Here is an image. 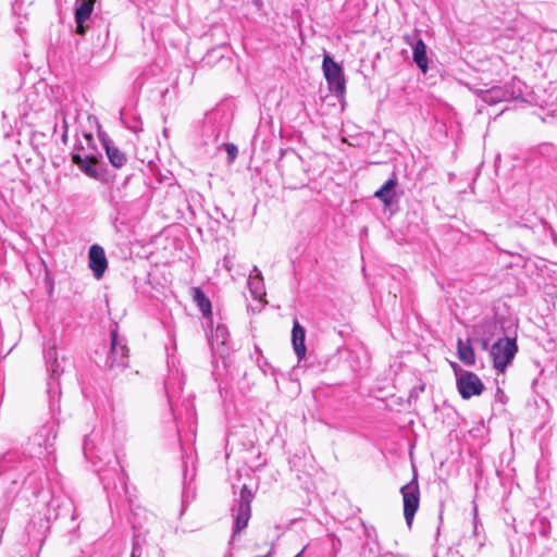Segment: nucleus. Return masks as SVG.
<instances>
[{
  "instance_id": "2f4dec72",
  "label": "nucleus",
  "mask_w": 557,
  "mask_h": 557,
  "mask_svg": "<svg viewBox=\"0 0 557 557\" xmlns=\"http://www.w3.org/2000/svg\"><path fill=\"white\" fill-rule=\"evenodd\" d=\"M364 553H366V546H362V556L361 557H364ZM370 554L372 555L371 557H377V553L373 552L372 549H370Z\"/></svg>"
},
{
  "instance_id": "9d476101",
  "label": "nucleus",
  "mask_w": 557,
  "mask_h": 557,
  "mask_svg": "<svg viewBox=\"0 0 557 557\" xmlns=\"http://www.w3.org/2000/svg\"><path fill=\"white\" fill-rule=\"evenodd\" d=\"M322 70L329 89L337 97H343L346 91V79L341 64L334 61L330 54H324Z\"/></svg>"
},
{
  "instance_id": "39448f33",
  "label": "nucleus",
  "mask_w": 557,
  "mask_h": 557,
  "mask_svg": "<svg viewBox=\"0 0 557 557\" xmlns=\"http://www.w3.org/2000/svg\"><path fill=\"white\" fill-rule=\"evenodd\" d=\"M128 351L126 338L119 334V326L115 323L110 329L109 349L103 359H99L97 362L104 369L117 374L128 367Z\"/></svg>"
},
{
  "instance_id": "72a5a7b5",
  "label": "nucleus",
  "mask_w": 557,
  "mask_h": 557,
  "mask_svg": "<svg viewBox=\"0 0 557 557\" xmlns=\"http://www.w3.org/2000/svg\"><path fill=\"white\" fill-rule=\"evenodd\" d=\"M223 261H224V267H225L228 271H231L232 267H231V264H230V260H228V258H227V257H225Z\"/></svg>"
},
{
  "instance_id": "473e14b6",
  "label": "nucleus",
  "mask_w": 557,
  "mask_h": 557,
  "mask_svg": "<svg viewBox=\"0 0 557 557\" xmlns=\"http://www.w3.org/2000/svg\"><path fill=\"white\" fill-rule=\"evenodd\" d=\"M311 547V544L305 546L295 557H301V555Z\"/></svg>"
},
{
  "instance_id": "f8f14e48",
  "label": "nucleus",
  "mask_w": 557,
  "mask_h": 557,
  "mask_svg": "<svg viewBox=\"0 0 557 557\" xmlns=\"http://www.w3.org/2000/svg\"><path fill=\"white\" fill-rule=\"evenodd\" d=\"M400 493L403 495L405 520L410 527L420 505V488L416 473L412 480L400 488Z\"/></svg>"
},
{
  "instance_id": "6ab92c4d",
  "label": "nucleus",
  "mask_w": 557,
  "mask_h": 557,
  "mask_svg": "<svg viewBox=\"0 0 557 557\" xmlns=\"http://www.w3.org/2000/svg\"><path fill=\"white\" fill-rule=\"evenodd\" d=\"M230 333L224 324L219 323L212 331L209 343L211 348L220 355H224L227 351V341Z\"/></svg>"
},
{
  "instance_id": "9b49d317",
  "label": "nucleus",
  "mask_w": 557,
  "mask_h": 557,
  "mask_svg": "<svg viewBox=\"0 0 557 557\" xmlns=\"http://www.w3.org/2000/svg\"><path fill=\"white\" fill-rule=\"evenodd\" d=\"M71 161L87 177L99 181L101 183L109 182L107 170L97 165L98 158L95 154L83 156L79 152H72Z\"/></svg>"
},
{
  "instance_id": "ddd939ff",
  "label": "nucleus",
  "mask_w": 557,
  "mask_h": 557,
  "mask_svg": "<svg viewBox=\"0 0 557 557\" xmlns=\"http://www.w3.org/2000/svg\"><path fill=\"white\" fill-rule=\"evenodd\" d=\"M76 509L74 504L70 500L59 502V499H52L48 505L46 518L47 520H70L76 519Z\"/></svg>"
},
{
  "instance_id": "393cba45",
  "label": "nucleus",
  "mask_w": 557,
  "mask_h": 557,
  "mask_svg": "<svg viewBox=\"0 0 557 557\" xmlns=\"http://www.w3.org/2000/svg\"><path fill=\"white\" fill-rule=\"evenodd\" d=\"M322 549L327 550V557H336L341 549L342 542L334 534L327 535L326 540L321 543Z\"/></svg>"
},
{
  "instance_id": "aec40b11",
  "label": "nucleus",
  "mask_w": 557,
  "mask_h": 557,
  "mask_svg": "<svg viewBox=\"0 0 557 557\" xmlns=\"http://www.w3.org/2000/svg\"><path fill=\"white\" fill-rule=\"evenodd\" d=\"M306 330L305 327L298 322V320H294L293 323V330H292V343L293 348L295 350L296 356L299 360H301L307 352L306 344Z\"/></svg>"
},
{
  "instance_id": "c756f323",
  "label": "nucleus",
  "mask_w": 557,
  "mask_h": 557,
  "mask_svg": "<svg viewBox=\"0 0 557 557\" xmlns=\"http://www.w3.org/2000/svg\"><path fill=\"white\" fill-rule=\"evenodd\" d=\"M496 398L499 399L500 401H504V398H505V393L499 387H497V391H496Z\"/></svg>"
},
{
  "instance_id": "cd10ccee",
  "label": "nucleus",
  "mask_w": 557,
  "mask_h": 557,
  "mask_svg": "<svg viewBox=\"0 0 557 557\" xmlns=\"http://www.w3.org/2000/svg\"><path fill=\"white\" fill-rule=\"evenodd\" d=\"M89 443H90V441H89V436H87V435H86V436H85V441H84V447H83V449H84V455H85V457H86L87 459H89V458H90V454H91V447L89 446Z\"/></svg>"
},
{
  "instance_id": "a211bd4d",
  "label": "nucleus",
  "mask_w": 557,
  "mask_h": 557,
  "mask_svg": "<svg viewBox=\"0 0 557 557\" xmlns=\"http://www.w3.org/2000/svg\"><path fill=\"white\" fill-rule=\"evenodd\" d=\"M398 178L395 172L392 176L374 193V197L380 199L385 207H389L396 199V188Z\"/></svg>"
},
{
  "instance_id": "b1692460",
  "label": "nucleus",
  "mask_w": 557,
  "mask_h": 557,
  "mask_svg": "<svg viewBox=\"0 0 557 557\" xmlns=\"http://www.w3.org/2000/svg\"><path fill=\"white\" fill-rule=\"evenodd\" d=\"M457 355L459 360L466 366H473L475 363V352L469 339L465 342L458 338Z\"/></svg>"
},
{
  "instance_id": "423d86ee",
  "label": "nucleus",
  "mask_w": 557,
  "mask_h": 557,
  "mask_svg": "<svg viewBox=\"0 0 557 557\" xmlns=\"http://www.w3.org/2000/svg\"><path fill=\"white\" fill-rule=\"evenodd\" d=\"M524 88L525 85L520 79L512 78L504 85H496L490 89L481 90V99L488 104L517 100L523 97Z\"/></svg>"
},
{
  "instance_id": "4468645a",
  "label": "nucleus",
  "mask_w": 557,
  "mask_h": 557,
  "mask_svg": "<svg viewBox=\"0 0 557 557\" xmlns=\"http://www.w3.org/2000/svg\"><path fill=\"white\" fill-rule=\"evenodd\" d=\"M95 0H76L74 8V18L76 24L75 33L84 36L87 27L86 22L90 18L94 11Z\"/></svg>"
},
{
  "instance_id": "1a4fd4ad",
  "label": "nucleus",
  "mask_w": 557,
  "mask_h": 557,
  "mask_svg": "<svg viewBox=\"0 0 557 557\" xmlns=\"http://www.w3.org/2000/svg\"><path fill=\"white\" fill-rule=\"evenodd\" d=\"M518 351L516 338H498L491 347L490 355L493 360V367L500 373L506 371Z\"/></svg>"
},
{
  "instance_id": "f3484780",
  "label": "nucleus",
  "mask_w": 557,
  "mask_h": 557,
  "mask_svg": "<svg viewBox=\"0 0 557 557\" xmlns=\"http://www.w3.org/2000/svg\"><path fill=\"white\" fill-rule=\"evenodd\" d=\"M99 137L111 165L116 169L122 168L127 161L126 154L114 145L112 139L107 134L99 133Z\"/></svg>"
},
{
  "instance_id": "412c9836",
  "label": "nucleus",
  "mask_w": 557,
  "mask_h": 557,
  "mask_svg": "<svg viewBox=\"0 0 557 557\" xmlns=\"http://www.w3.org/2000/svg\"><path fill=\"white\" fill-rule=\"evenodd\" d=\"M252 272L255 274L251 273L249 275L247 285L249 287L251 296L255 299L262 301L265 296V287H264L263 276H262L261 271L257 267H253Z\"/></svg>"
},
{
  "instance_id": "f257e3e1",
  "label": "nucleus",
  "mask_w": 557,
  "mask_h": 557,
  "mask_svg": "<svg viewBox=\"0 0 557 557\" xmlns=\"http://www.w3.org/2000/svg\"><path fill=\"white\" fill-rule=\"evenodd\" d=\"M36 467H39L38 460L18 450H9L0 457V475L15 471L26 472L21 484L32 490L33 494H38L42 488V471L36 470Z\"/></svg>"
},
{
  "instance_id": "c9c22d12",
  "label": "nucleus",
  "mask_w": 557,
  "mask_h": 557,
  "mask_svg": "<svg viewBox=\"0 0 557 557\" xmlns=\"http://www.w3.org/2000/svg\"><path fill=\"white\" fill-rule=\"evenodd\" d=\"M85 138L90 141L92 140V135L91 134H85Z\"/></svg>"
},
{
  "instance_id": "e433bc0d",
  "label": "nucleus",
  "mask_w": 557,
  "mask_h": 557,
  "mask_svg": "<svg viewBox=\"0 0 557 557\" xmlns=\"http://www.w3.org/2000/svg\"><path fill=\"white\" fill-rule=\"evenodd\" d=\"M12 483H13V484H17V483H20V480H18V479H16V478H12Z\"/></svg>"
},
{
  "instance_id": "ea45409f",
  "label": "nucleus",
  "mask_w": 557,
  "mask_h": 557,
  "mask_svg": "<svg viewBox=\"0 0 557 557\" xmlns=\"http://www.w3.org/2000/svg\"><path fill=\"white\" fill-rule=\"evenodd\" d=\"M132 557H137V554H135V548H133Z\"/></svg>"
},
{
  "instance_id": "c85d7f7f",
  "label": "nucleus",
  "mask_w": 557,
  "mask_h": 557,
  "mask_svg": "<svg viewBox=\"0 0 557 557\" xmlns=\"http://www.w3.org/2000/svg\"><path fill=\"white\" fill-rule=\"evenodd\" d=\"M63 135H62V139L63 141L66 140V137H67V122L65 119H63Z\"/></svg>"
},
{
  "instance_id": "f704fd0d",
  "label": "nucleus",
  "mask_w": 557,
  "mask_h": 557,
  "mask_svg": "<svg viewBox=\"0 0 557 557\" xmlns=\"http://www.w3.org/2000/svg\"><path fill=\"white\" fill-rule=\"evenodd\" d=\"M100 479H101V481L103 483V487L108 488V483L104 481V476L100 475Z\"/></svg>"
},
{
  "instance_id": "58836bf2",
  "label": "nucleus",
  "mask_w": 557,
  "mask_h": 557,
  "mask_svg": "<svg viewBox=\"0 0 557 557\" xmlns=\"http://www.w3.org/2000/svg\"><path fill=\"white\" fill-rule=\"evenodd\" d=\"M478 530V523H476V520L474 519V532H476Z\"/></svg>"
},
{
  "instance_id": "20e7f679",
  "label": "nucleus",
  "mask_w": 557,
  "mask_h": 557,
  "mask_svg": "<svg viewBox=\"0 0 557 557\" xmlns=\"http://www.w3.org/2000/svg\"><path fill=\"white\" fill-rule=\"evenodd\" d=\"M277 169L284 183L290 189L305 187L312 180L310 169L304 159L294 150L285 152L277 162Z\"/></svg>"
},
{
  "instance_id": "bb28decb",
  "label": "nucleus",
  "mask_w": 557,
  "mask_h": 557,
  "mask_svg": "<svg viewBox=\"0 0 557 557\" xmlns=\"http://www.w3.org/2000/svg\"><path fill=\"white\" fill-rule=\"evenodd\" d=\"M259 368L262 370L264 374H268L269 372L273 373L272 366L263 357L259 360Z\"/></svg>"
},
{
  "instance_id": "4be33fe9",
  "label": "nucleus",
  "mask_w": 557,
  "mask_h": 557,
  "mask_svg": "<svg viewBox=\"0 0 557 557\" xmlns=\"http://www.w3.org/2000/svg\"><path fill=\"white\" fill-rule=\"evenodd\" d=\"M412 59L418 69L425 74L429 69V58L426 45L421 38H419L413 46Z\"/></svg>"
},
{
  "instance_id": "6e6552de",
  "label": "nucleus",
  "mask_w": 557,
  "mask_h": 557,
  "mask_svg": "<svg viewBox=\"0 0 557 557\" xmlns=\"http://www.w3.org/2000/svg\"><path fill=\"white\" fill-rule=\"evenodd\" d=\"M456 374V386L462 399L480 396L485 386L481 379L471 371L461 369L456 362L451 363Z\"/></svg>"
},
{
  "instance_id": "0eeeda50",
  "label": "nucleus",
  "mask_w": 557,
  "mask_h": 557,
  "mask_svg": "<svg viewBox=\"0 0 557 557\" xmlns=\"http://www.w3.org/2000/svg\"><path fill=\"white\" fill-rule=\"evenodd\" d=\"M255 497L253 492L244 484L239 492V498L235 500L232 507L234 516L233 536L234 539L237 533L245 529L251 516V502Z\"/></svg>"
},
{
  "instance_id": "a878e982",
  "label": "nucleus",
  "mask_w": 557,
  "mask_h": 557,
  "mask_svg": "<svg viewBox=\"0 0 557 557\" xmlns=\"http://www.w3.org/2000/svg\"><path fill=\"white\" fill-rule=\"evenodd\" d=\"M213 147H215L218 150L223 147L227 152V158H228L230 162H233L237 157L238 149L234 144H230V143L220 144L219 143L218 145H214Z\"/></svg>"
},
{
  "instance_id": "2eb2a0df",
  "label": "nucleus",
  "mask_w": 557,
  "mask_h": 557,
  "mask_svg": "<svg viewBox=\"0 0 557 557\" xmlns=\"http://www.w3.org/2000/svg\"><path fill=\"white\" fill-rule=\"evenodd\" d=\"M89 268L91 269L96 278H101L108 268V260L104 249L95 244L91 245L88 251Z\"/></svg>"
},
{
  "instance_id": "7ed1b4c3",
  "label": "nucleus",
  "mask_w": 557,
  "mask_h": 557,
  "mask_svg": "<svg viewBox=\"0 0 557 557\" xmlns=\"http://www.w3.org/2000/svg\"><path fill=\"white\" fill-rule=\"evenodd\" d=\"M44 359L48 372L47 394L49 405L51 410H54V405L59 403L61 397L60 376L64 373L67 358L59 356L54 343H47L44 347Z\"/></svg>"
},
{
  "instance_id": "f03ea898",
  "label": "nucleus",
  "mask_w": 557,
  "mask_h": 557,
  "mask_svg": "<svg viewBox=\"0 0 557 557\" xmlns=\"http://www.w3.org/2000/svg\"><path fill=\"white\" fill-rule=\"evenodd\" d=\"M233 119V112L224 104L216 106L205 114L201 124V144L206 147L219 144L225 137Z\"/></svg>"
},
{
  "instance_id": "dca6fc26",
  "label": "nucleus",
  "mask_w": 557,
  "mask_h": 557,
  "mask_svg": "<svg viewBox=\"0 0 557 557\" xmlns=\"http://www.w3.org/2000/svg\"><path fill=\"white\" fill-rule=\"evenodd\" d=\"M58 431L55 424L53 422L47 423L35 434L34 443L39 447H44L47 455H50L53 451Z\"/></svg>"
},
{
  "instance_id": "5701e85b",
  "label": "nucleus",
  "mask_w": 557,
  "mask_h": 557,
  "mask_svg": "<svg viewBox=\"0 0 557 557\" xmlns=\"http://www.w3.org/2000/svg\"><path fill=\"white\" fill-rule=\"evenodd\" d=\"M193 300L198 307L199 311L202 313L203 318L211 319L212 318V305L210 299L203 293L200 287H193Z\"/></svg>"
},
{
  "instance_id": "4c0bfd02",
  "label": "nucleus",
  "mask_w": 557,
  "mask_h": 557,
  "mask_svg": "<svg viewBox=\"0 0 557 557\" xmlns=\"http://www.w3.org/2000/svg\"><path fill=\"white\" fill-rule=\"evenodd\" d=\"M106 30V40L109 38V30L108 28L104 29Z\"/></svg>"
},
{
  "instance_id": "7c9ffc66",
  "label": "nucleus",
  "mask_w": 557,
  "mask_h": 557,
  "mask_svg": "<svg viewBox=\"0 0 557 557\" xmlns=\"http://www.w3.org/2000/svg\"><path fill=\"white\" fill-rule=\"evenodd\" d=\"M170 384H171V379L166 380L164 383V387H165V391H166L169 397H170Z\"/></svg>"
}]
</instances>
